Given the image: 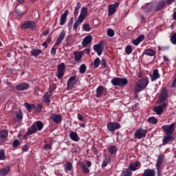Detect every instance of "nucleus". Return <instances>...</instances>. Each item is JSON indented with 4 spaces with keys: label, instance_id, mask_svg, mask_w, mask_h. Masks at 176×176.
Masks as SVG:
<instances>
[{
    "label": "nucleus",
    "instance_id": "obj_1",
    "mask_svg": "<svg viewBox=\"0 0 176 176\" xmlns=\"http://www.w3.org/2000/svg\"><path fill=\"white\" fill-rule=\"evenodd\" d=\"M164 6H166V3L164 0H161L158 3H148L146 6L142 7V9H147L148 12H152V10L159 11L162 10Z\"/></svg>",
    "mask_w": 176,
    "mask_h": 176
},
{
    "label": "nucleus",
    "instance_id": "obj_2",
    "mask_svg": "<svg viewBox=\"0 0 176 176\" xmlns=\"http://www.w3.org/2000/svg\"><path fill=\"white\" fill-rule=\"evenodd\" d=\"M86 17H87V8L84 7L81 8L80 14L78 16V19L75 21L73 28L74 30H78V28L85 20L86 19Z\"/></svg>",
    "mask_w": 176,
    "mask_h": 176
},
{
    "label": "nucleus",
    "instance_id": "obj_3",
    "mask_svg": "<svg viewBox=\"0 0 176 176\" xmlns=\"http://www.w3.org/2000/svg\"><path fill=\"white\" fill-rule=\"evenodd\" d=\"M43 129V123L41 121H37L36 122H34L32 126H31L27 131V135H31V134H34V133H36L37 130H42Z\"/></svg>",
    "mask_w": 176,
    "mask_h": 176
},
{
    "label": "nucleus",
    "instance_id": "obj_4",
    "mask_svg": "<svg viewBox=\"0 0 176 176\" xmlns=\"http://www.w3.org/2000/svg\"><path fill=\"white\" fill-rule=\"evenodd\" d=\"M148 83H149V81L148 80V78H142L139 80L135 87V91L136 93H139V91H142L146 86H148Z\"/></svg>",
    "mask_w": 176,
    "mask_h": 176
},
{
    "label": "nucleus",
    "instance_id": "obj_5",
    "mask_svg": "<svg viewBox=\"0 0 176 176\" xmlns=\"http://www.w3.org/2000/svg\"><path fill=\"white\" fill-rule=\"evenodd\" d=\"M111 83L113 86H120V87H123L129 83V80L126 78H114L111 80Z\"/></svg>",
    "mask_w": 176,
    "mask_h": 176
},
{
    "label": "nucleus",
    "instance_id": "obj_6",
    "mask_svg": "<svg viewBox=\"0 0 176 176\" xmlns=\"http://www.w3.org/2000/svg\"><path fill=\"white\" fill-rule=\"evenodd\" d=\"M65 37V30H63L61 32L60 34L59 35V36L58 37L56 42L55 43L54 47L51 50L50 53H51L52 56H55L56 52H57V48L54 46H56L57 45H60V43H61V42H63V40L64 39Z\"/></svg>",
    "mask_w": 176,
    "mask_h": 176
},
{
    "label": "nucleus",
    "instance_id": "obj_7",
    "mask_svg": "<svg viewBox=\"0 0 176 176\" xmlns=\"http://www.w3.org/2000/svg\"><path fill=\"white\" fill-rule=\"evenodd\" d=\"M175 126V123H172L169 125H164L162 126V130L166 134V135H171L173 133H174V127Z\"/></svg>",
    "mask_w": 176,
    "mask_h": 176
},
{
    "label": "nucleus",
    "instance_id": "obj_8",
    "mask_svg": "<svg viewBox=\"0 0 176 176\" xmlns=\"http://www.w3.org/2000/svg\"><path fill=\"white\" fill-rule=\"evenodd\" d=\"M168 98V93L167 92V89L166 88H162L159 97V102L164 104L166 100Z\"/></svg>",
    "mask_w": 176,
    "mask_h": 176
},
{
    "label": "nucleus",
    "instance_id": "obj_9",
    "mask_svg": "<svg viewBox=\"0 0 176 176\" xmlns=\"http://www.w3.org/2000/svg\"><path fill=\"white\" fill-rule=\"evenodd\" d=\"M64 71H65V64L62 63L58 65V70L56 74V76L58 78V79H61V78L64 76Z\"/></svg>",
    "mask_w": 176,
    "mask_h": 176
},
{
    "label": "nucleus",
    "instance_id": "obj_10",
    "mask_svg": "<svg viewBox=\"0 0 176 176\" xmlns=\"http://www.w3.org/2000/svg\"><path fill=\"white\" fill-rule=\"evenodd\" d=\"M21 28L23 30H27L28 28H30V30H35V28H36V25L35 24V22H34V21H30L29 22H25L22 25Z\"/></svg>",
    "mask_w": 176,
    "mask_h": 176
},
{
    "label": "nucleus",
    "instance_id": "obj_11",
    "mask_svg": "<svg viewBox=\"0 0 176 176\" xmlns=\"http://www.w3.org/2000/svg\"><path fill=\"white\" fill-rule=\"evenodd\" d=\"M107 127L109 131H115V130L120 129V124L119 122H109L107 124Z\"/></svg>",
    "mask_w": 176,
    "mask_h": 176
},
{
    "label": "nucleus",
    "instance_id": "obj_12",
    "mask_svg": "<svg viewBox=\"0 0 176 176\" xmlns=\"http://www.w3.org/2000/svg\"><path fill=\"white\" fill-rule=\"evenodd\" d=\"M148 131L142 129H138L135 133V137L138 138V140H141V138H144V137L146 136V133Z\"/></svg>",
    "mask_w": 176,
    "mask_h": 176
},
{
    "label": "nucleus",
    "instance_id": "obj_13",
    "mask_svg": "<svg viewBox=\"0 0 176 176\" xmlns=\"http://www.w3.org/2000/svg\"><path fill=\"white\" fill-rule=\"evenodd\" d=\"M167 107V103L164 102L162 104H160L159 106H157L153 109L154 112L156 113L157 115H162V113L163 111H164V108Z\"/></svg>",
    "mask_w": 176,
    "mask_h": 176
},
{
    "label": "nucleus",
    "instance_id": "obj_14",
    "mask_svg": "<svg viewBox=\"0 0 176 176\" xmlns=\"http://www.w3.org/2000/svg\"><path fill=\"white\" fill-rule=\"evenodd\" d=\"M76 85V76H72L67 80V89L68 90H72L74 86Z\"/></svg>",
    "mask_w": 176,
    "mask_h": 176
},
{
    "label": "nucleus",
    "instance_id": "obj_15",
    "mask_svg": "<svg viewBox=\"0 0 176 176\" xmlns=\"http://www.w3.org/2000/svg\"><path fill=\"white\" fill-rule=\"evenodd\" d=\"M94 50L98 54V56H101L102 54V50H104V47H102V41H100L98 44H96L94 46Z\"/></svg>",
    "mask_w": 176,
    "mask_h": 176
},
{
    "label": "nucleus",
    "instance_id": "obj_16",
    "mask_svg": "<svg viewBox=\"0 0 176 176\" xmlns=\"http://www.w3.org/2000/svg\"><path fill=\"white\" fill-rule=\"evenodd\" d=\"M15 88L19 91L28 90V89H30V84L28 82H22L16 85Z\"/></svg>",
    "mask_w": 176,
    "mask_h": 176
},
{
    "label": "nucleus",
    "instance_id": "obj_17",
    "mask_svg": "<svg viewBox=\"0 0 176 176\" xmlns=\"http://www.w3.org/2000/svg\"><path fill=\"white\" fill-rule=\"evenodd\" d=\"M53 98V96L52 95V91H47L43 98V102L45 104H50L51 100Z\"/></svg>",
    "mask_w": 176,
    "mask_h": 176
},
{
    "label": "nucleus",
    "instance_id": "obj_18",
    "mask_svg": "<svg viewBox=\"0 0 176 176\" xmlns=\"http://www.w3.org/2000/svg\"><path fill=\"white\" fill-rule=\"evenodd\" d=\"M104 94H107V89L103 86H99L96 89V97H102Z\"/></svg>",
    "mask_w": 176,
    "mask_h": 176
},
{
    "label": "nucleus",
    "instance_id": "obj_19",
    "mask_svg": "<svg viewBox=\"0 0 176 176\" xmlns=\"http://www.w3.org/2000/svg\"><path fill=\"white\" fill-rule=\"evenodd\" d=\"M119 6V3H115L113 4H111L109 6V16H112L115 14V12H116V8Z\"/></svg>",
    "mask_w": 176,
    "mask_h": 176
},
{
    "label": "nucleus",
    "instance_id": "obj_20",
    "mask_svg": "<svg viewBox=\"0 0 176 176\" xmlns=\"http://www.w3.org/2000/svg\"><path fill=\"white\" fill-rule=\"evenodd\" d=\"M93 41V36H87L85 37L83 41H82V45L84 47H87L90 43H91V41Z\"/></svg>",
    "mask_w": 176,
    "mask_h": 176
},
{
    "label": "nucleus",
    "instance_id": "obj_21",
    "mask_svg": "<svg viewBox=\"0 0 176 176\" xmlns=\"http://www.w3.org/2000/svg\"><path fill=\"white\" fill-rule=\"evenodd\" d=\"M68 13H69V11L66 10L65 12L61 15L60 21V25H64V24L67 23V17H68Z\"/></svg>",
    "mask_w": 176,
    "mask_h": 176
},
{
    "label": "nucleus",
    "instance_id": "obj_22",
    "mask_svg": "<svg viewBox=\"0 0 176 176\" xmlns=\"http://www.w3.org/2000/svg\"><path fill=\"white\" fill-rule=\"evenodd\" d=\"M51 119L52 120H53V122H54V123H60L61 120H62V117L61 115L60 114H56V113H53L51 116Z\"/></svg>",
    "mask_w": 176,
    "mask_h": 176
},
{
    "label": "nucleus",
    "instance_id": "obj_23",
    "mask_svg": "<svg viewBox=\"0 0 176 176\" xmlns=\"http://www.w3.org/2000/svg\"><path fill=\"white\" fill-rule=\"evenodd\" d=\"M156 171L155 169H145L142 176H155Z\"/></svg>",
    "mask_w": 176,
    "mask_h": 176
},
{
    "label": "nucleus",
    "instance_id": "obj_24",
    "mask_svg": "<svg viewBox=\"0 0 176 176\" xmlns=\"http://www.w3.org/2000/svg\"><path fill=\"white\" fill-rule=\"evenodd\" d=\"M170 141H174V136L167 135L162 139V145H167Z\"/></svg>",
    "mask_w": 176,
    "mask_h": 176
},
{
    "label": "nucleus",
    "instance_id": "obj_25",
    "mask_svg": "<svg viewBox=\"0 0 176 176\" xmlns=\"http://www.w3.org/2000/svg\"><path fill=\"white\" fill-rule=\"evenodd\" d=\"M69 137L72 141H75V142H78L80 140V138L78 135V133L74 131H71L69 133Z\"/></svg>",
    "mask_w": 176,
    "mask_h": 176
},
{
    "label": "nucleus",
    "instance_id": "obj_26",
    "mask_svg": "<svg viewBox=\"0 0 176 176\" xmlns=\"http://www.w3.org/2000/svg\"><path fill=\"white\" fill-rule=\"evenodd\" d=\"M9 171H10V167L7 166L0 169V176H6L9 174Z\"/></svg>",
    "mask_w": 176,
    "mask_h": 176
},
{
    "label": "nucleus",
    "instance_id": "obj_27",
    "mask_svg": "<svg viewBox=\"0 0 176 176\" xmlns=\"http://www.w3.org/2000/svg\"><path fill=\"white\" fill-rule=\"evenodd\" d=\"M138 167H140L139 162H132L129 164L131 171H136V170H138Z\"/></svg>",
    "mask_w": 176,
    "mask_h": 176
},
{
    "label": "nucleus",
    "instance_id": "obj_28",
    "mask_svg": "<svg viewBox=\"0 0 176 176\" xmlns=\"http://www.w3.org/2000/svg\"><path fill=\"white\" fill-rule=\"evenodd\" d=\"M160 78V74H159V70H154L153 74L151 75V79L152 82L156 80V79H159Z\"/></svg>",
    "mask_w": 176,
    "mask_h": 176
},
{
    "label": "nucleus",
    "instance_id": "obj_29",
    "mask_svg": "<svg viewBox=\"0 0 176 176\" xmlns=\"http://www.w3.org/2000/svg\"><path fill=\"white\" fill-rule=\"evenodd\" d=\"M65 171H72L74 170V166H72V163L71 162H66L64 164Z\"/></svg>",
    "mask_w": 176,
    "mask_h": 176
},
{
    "label": "nucleus",
    "instance_id": "obj_30",
    "mask_svg": "<svg viewBox=\"0 0 176 176\" xmlns=\"http://www.w3.org/2000/svg\"><path fill=\"white\" fill-rule=\"evenodd\" d=\"M74 55L76 61H80V60H82V56H83V52H76L74 53Z\"/></svg>",
    "mask_w": 176,
    "mask_h": 176
},
{
    "label": "nucleus",
    "instance_id": "obj_31",
    "mask_svg": "<svg viewBox=\"0 0 176 176\" xmlns=\"http://www.w3.org/2000/svg\"><path fill=\"white\" fill-rule=\"evenodd\" d=\"M108 152L110 155H115L118 152V147L116 146L111 145L109 146Z\"/></svg>",
    "mask_w": 176,
    "mask_h": 176
},
{
    "label": "nucleus",
    "instance_id": "obj_32",
    "mask_svg": "<svg viewBox=\"0 0 176 176\" xmlns=\"http://www.w3.org/2000/svg\"><path fill=\"white\" fill-rule=\"evenodd\" d=\"M163 162H164L163 155H160L158 156V158H157V160L156 167L157 168H161L162 164H163Z\"/></svg>",
    "mask_w": 176,
    "mask_h": 176
},
{
    "label": "nucleus",
    "instance_id": "obj_33",
    "mask_svg": "<svg viewBox=\"0 0 176 176\" xmlns=\"http://www.w3.org/2000/svg\"><path fill=\"white\" fill-rule=\"evenodd\" d=\"M101 64V60H100V58H96L94 62L91 63V65L94 68H98L100 67V65Z\"/></svg>",
    "mask_w": 176,
    "mask_h": 176
},
{
    "label": "nucleus",
    "instance_id": "obj_34",
    "mask_svg": "<svg viewBox=\"0 0 176 176\" xmlns=\"http://www.w3.org/2000/svg\"><path fill=\"white\" fill-rule=\"evenodd\" d=\"M32 56H34V57H36L37 56H39L41 53H42V50L39 49H32L30 52Z\"/></svg>",
    "mask_w": 176,
    "mask_h": 176
},
{
    "label": "nucleus",
    "instance_id": "obj_35",
    "mask_svg": "<svg viewBox=\"0 0 176 176\" xmlns=\"http://www.w3.org/2000/svg\"><path fill=\"white\" fill-rule=\"evenodd\" d=\"M23 106L25 107V108H26L27 111H28V112H31L32 111V109H34V108H35V104H30V103H24Z\"/></svg>",
    "mask_w": 176,
    "mask_h": 176
},
{
    "label": "nucleus",
    "instance_id": "obj_36",
    "mask_svg": "<svg viewBox=\"0 0 176 176\" xmlns=\"http://www.w3.org/2000/svg\"><path fill=\"white\" fill-rule=\"evenodd\" d=\"M131 170L129 168H125L122 170L121 176H131Z\"/></svg>",
    "mask_w": 176,
    "mask_h": 176
},
{
    "label": "nucleus",
    "instance_id": "obj_37",
    "mask_svg": "<svg viewBox=\"0 0 176 176\" xmlns=\"http://www.w3.org/2000/svg\"><path fill=\"white\" fill-rule=\"evenodd\" d=\"M8 137V131L3 130L0 132V139L2 141H5V139Z\"/></svg>",
    "mask_w": 176,
    "mask_h": 176
},
{
    "label": "nucleus",
    "instance_id": "obj_38",
    "mask_svg": "<svg viewBox=\"0 0 176 176\" xmlns=\"http://www.w3.org/2000/svg\"><path fill=\"white\" fill-rule=\"evenodd\" d=\"M80 166L83 173H85V174H89V173H90V170L87 168V166L85 165V163H81Z\"/></svg>",
    "mask_w": 176,
    "mask_h": 176
},
{
    "label": "nucleus",
    "instance_id": "obj_39",
    "mask_svg": "<svg viewBox=\"0 0 176 176\" xmlns=\"http://www.w3.org/2000/svg\"><path fill=\"white\" fill-rule=\"evenodd\" d=\"M144 54L146 56H150V57H153V56H155V51H153L151 49H148L145 51Z\"/></svg>",
    "mask_w": 176,
    "mask_h": 176
},
{
    "label": "nucleus",
    "instance_id": "obj_40",
    "mask_svg": "<svg viewBox=\"0 0 176 176\" xmlns=\"http://www.w3.org/2000/svg\"><path fill=\"white\" fill-rule=\"evenodd\" d=\"M148 123H151L152 124H156L157 123V119L155 117H150L148 119Z\"/></svg>",
    "mask_w": 176,
    "mask_h": 176
},
{
    "label": "nucleus",
    "instance_id": "obj_41",
    "mask_svg": "<svg viewBox=\"0 0 176 176\" xmlns=\"http://www.w3.org/2000/svg\"><path fill=\"white\" fill-rule=\"evenodd\" d=\"M82 28L84 31H87V32H89V31H91V28L90 27V25L89 23H85L82 25Z\"/></svg>",
    "mask_w": 176,
    "mask_h": 176
},
{
    "label": "nucleus",
    "instance_id": "obj_42",
    "mask_svg": "<svg viewBox=\"0 0 176 176\" xmlns=\"http://www.w3.org/2000/svg\"><path fill=\"white\" fill-rule=\"evenodd\" d=\"M86 65L82 64L80 65V68H79V71L80 74H85V72H86Z\"/></svg>",
    "mask_w": 176,
    "mask_h": 176
},
{
    "label": "nucleus",
    "instance_id": "obj_43",
    "mask_svg": "<svg viewBox=\"0 0 176 176\" xmlns=\"http://www.w3.org/2000/svg\"><path fill=\"white\" fill-rule=\"evenodd\" d=\"M107 35L108 36H110V38H112L115 35V31L109 28L107 30Z\"/></svg>",
    "mask_w": 176,
    "mask_h": 176
},
{
    "label": "nucleus",
    "instance_id": "obj_44",
    "mask_svg": "<svg viewBox=\"0 0 176 176\" xmlns=\"http://www.w3.org/2000/svg\"><path fill=\"white\" fill-rule=\"evenodd\" d=\"M132 52H133V47H131V45L126 46L125 49V52L126 53V54H131Z\"/></svg>",
    "mask_w": 176,
    "mask_h": 176
},
{
    "label": "nucleus",
    "instance_id": "obj_45",
    "mask_svg": "<svg viewBox=\"0 0 176 176\" xmlns=\"http://www.w3.org/2000/svg\"><path fill=\"white\" fill-rule=\"evenodd\" d=\"M170 42H171V43H173V45H176V33H174L170 36Z\"/></svg>",
    "mask_w": 176,
    "mask_h": 176
},
{
    "label": "nucleus",
    "instance_id": "obj_46",
    "mask_svg": "<svg viewBox=\"0 0 176 176\" xmlns=\"http://www.w3.org/2000/svg\"><path fill=\"white\" fill-rule=\"evenodd\" d=\"M0 160H5V151L3 150L0 151Z\"/></svg>",
    "mask_w": 176,
    "mask_h": 176
},
{
    "label": "nucleus",
    "instance_id": "obj_47",
    "mask_svg": "<svg viewBox=\"0 0 176 176\" xmlns=\"http://www.w3.org/2000/svg\"><path fill=\"white\" fill-rule=\"evenodd\" d=\"M20 145V141L19 140H15L13 142V148H17Z\"/></svg>",
    "mask_w": 176,
    "mask_h": 176
},
{
    "label": "nucleus",
    "instance_id": "obj_48",
    "mask_svg": "<svg viewBox=\"0 0 176 176\" xmlns=\"http://www.w3.org/2000/svg\"><path fill=\"white\" fill-rule=\"evenodd\" d=\"M44 149L45 151H50V149H52V144H46L44 146Z\"/></svg>",
    "mask_w": 176,
    "mask_h": 176
},
{
    "label": "nucleus",
    "instance_id": "obj_49",
    "mask_svg": "<svg viewBox=\"0 0 176 176\" xmlns=\"http://www.w3.org/2000/svg\"><path fill=\"white\" fill-rule=\"evenodd\" d=\"M137 39L139 41L140 43H141V42H142V41H144V39H145V36L140 35L137 38Z\"/></svg>",
    "mask_w": 176,
    "mask_h": 176
},
{
    "label": "nucleus",
    "instance_id": "obj_50",
    "mask_svg": "<svg viewBox=\"0 0 176 176\" xmlns=\"http://www.w3.org/2000/svg\"><path fill=\"white\" fill-rule=\"evenodd\" d=\"M81 7H82V4L80 2H78L74 10H77L79 12V9H80Z\"/></svg>",
    "mask_w": 176,
    "mask_h": 176
},
{
    "label": "nucleus",
    "instance_id": "obj_51",
    "mask_svg": "<svg viewBox=\"0 0 176 176\" xmlns=\"http://www.w3.org/2000/svg\"><path fill=\"white\" fill-rule=\"evenodd\" d=\"M36 112H41V111H42V104H38L36 108Z\"/></svg>",
    "mask_w": 176,
    "mask_h": 176
},
{
    "label": "nucleus",
    "instance_id": "obj_52",
    "mask_svg": "<svg viewBox=\"0 0 176 176\" xmlns=\"http://www.w3.org/2000/svg\"><path fill=\"white\" fill-rule=\"evenodd\" d=\"M16 116L19 119V120H21V119H23V113H17Z\"/></svg>",
    "mask_w": 176,
    "mask_h": 176
},
{
    "label": "nucleus",
    "instance_id": "obj_53",
    "mask_svg": "<svg viewBox=\"0 0 176 176\" xmlns=\"http://www.w3.org/2000/svg\"><path fill=\"white\" fill-rule=\"evenodd\" d=\"M132 43H133V45H135V46H138V45H140V42H139V41L138 40V38L133 40V41H132Z\"/></svg>",
    "mask_w": 176,
    "mask_h": 176
},
{
    "label": "nucleus",
    "instance_id": "obj_54",
    "mask_svg": "<svg viewBox=\"0 0 176 176\" xmlns=\"http://www.w3.org/2000/svg\"><path fill=\"white\" fill-rule=\"evenodd\" d=\"M22 151L23 152H27L28 151V145L25 144L22 148Z\"/></svg>",
    "mask_w": 176,
    "mask_h": 176
},
{
    "label": "nucleus",
    "instance_id": "obj_55",
    "mask_svg": "<svg viewBox=\"0 0 176 176\" xmlns=\"http://www.w3.org/2000/svg\"><path fill=\"white\" fill-rule=\"evenodd\" d=\"M79 13V11L76 10H74V16L75 19H76L78 17V14Z\"/></svg>",
    "mask_w": 176,
    "mask_h": 176
},
{
    "label": "nucleus",
    "instance_id": "obj_56",
    "mask_svg": "<svg viewBox=\"0 0 176 176\" xmlns=\"http://www.w3.org/2000/svg\"><path fill=\"white\" fill-rule=\"evenodd\" d=\"M102 65L103 67L106 68L107 67V62L105 61V59L102 60Z\"/></svg>",
    "mask_w": 176,
    "mask_h": 176
},
{
    "label": "nucleus",
    "instance_id": "obj_57",
    "mask_svg": "<svg viewBox=\"0 0 176 176\" xmlns=\"http://www.w3.org/2000/svg\"><path fill=\"white\" fill-rule=\"evenodd\" d=\"M77 118L78 120H80V121L83 120V117L82 116V114H78Z\"/></svg>",
    "mask_w": 176,
    "mask_h": 176
},
{
    "label": "nucleus",
    "instance_id": "obj_58",
    "mask_svg": "<svg viewBox=\"0 0 176 176\" xmlns=\"http://www.w3.org/2000/svg\"><path fill=\"white\" fill-rule=\"evenodd\" d=\"M157 170L158 175H162V168H157Z\"/></svg>",
    "mask_w": 176,
    "mask_h": 176
},
{
    "label": "nucleus",
    "instance_id": "obj_59",
    "mask_svg": "<svg viewBox=\"0 0 176 176\" xmlns=\"http://www.w3.org/2000/svg\"><path fill=\"white\" fill-rule=\"evenodd\" d=\"M107 164H108V162L104 161L102 164V167H107Z\"/></svg>",
    "mask_w": 176,
    "mask_h": 176
},
{
    "label": "nucleus",
    "instance_id": "obj_60",
    "mask_svg": "<svg viewBox=\"0 0 176 176\" xmlns=\"http://www.w3.org/2000/svg\"><path fill=\"white\" fill-rule=\"evenodd\" d=\"M87 167H91V162L87 161Z\"/></svg>",
    "mask_w": 176,
    "mask_h": 176
},
{
    "label": "nucleus",
    "instance_id": "obj_61",
    "mask_svg": "<svg viewBox=\"0 0 176 176\" xmlns=\"http://www.w3.org/2000/svg\"><path fill=\"white\" fill-rule=\"evenodd\" d=\"M43 47H45V49H47V42H44L43 43Z\"/></svg>",
    "mask_w": 176,
    "mask_h": 176
},
{
    "label": "nucleus",
    "instance_id": "obj_62",
    "mask_svg": "<svg viewBox=\"0 0 176 176\" xmlns=\"http://www.w3.org/2000/svg\"><path fill=\"white\" fill-rule=\"evenodd\" d=\"M174 2V0H166V3H168V5H170V3Z\"/></svg>",
    "mask_w": 176,
    "mask_h": 176
},
{
    "label": "nucleus",
    "instance_id": "obj_63",
    "mask_svg": "<svg viewBox=\"0 0 176 176\" xmlns=\"http://www.w3.org/2000/svg\"><path fill=\"white\" fill-rule=\"evenodd\" d=\"M163 58H164V60L165 61H168V58L167 56H163Z\"/></svg>",
    "mask_w": 176,
    "mask_h": 176
},
{
    "label": "nucleus",
    "instance_id": "obj_64",
    "mask_svg": "<svg viewBox=\"0 0 176 176\" xmlns=\"http://www.w3.org/2000/svg\"><path fill=\"white\" fill-rule=\"evenodd\" d=\"M173 19L174 20H176V12L173 13Z\"/></svg>",
    "mask_w": 176,
    "mask_h": 176
}]
</instances>
